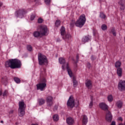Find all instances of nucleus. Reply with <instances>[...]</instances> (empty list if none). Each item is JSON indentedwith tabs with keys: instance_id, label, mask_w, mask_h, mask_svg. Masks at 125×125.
Here are the masks:
<instances>
[{
	"instance_id": "nucleus-30",
	"label": "nucleus",
	"mask_w": 125,
	"mask_h": 125,
	"mask_svg": "<svg viewBox=\"0 0 125 125\" xmlns=\"http://www.w3.org/2000/svg\"><path fill=\"white\" fill-rule=\"evenodd\" d=\"M121 62L120 61H118L115 63V67L116 68H119L121 67Z\"/></svg>"
},
{
	"instance_id": "nucleus-34",
	"label": "nucleus",
	"mask_w": 125,
	"mask_h": 125,
	"mask_svg": "<svg viewBox=\"0 0 125 125\" xmlns=\"http://www.w3.org/2000/svg\"><path fill=\"white\" fill-rule=\"evenodd\" d=\"M100 17L101 18H102V19H105V18H106V16L103 13H100Z\"/></svg>"
},
{
	"instance_id": "nucleus-43",
	"label": "nucleus",
	"mask_w": 125,
	"mask_h": 125,
	"mask_svg": "<svg viewBox=\"0 0 125 125\" xmlns=\"http://www.w3.org/2000/svg\"><path fill=\"white\" fill-rule=\"evenodd\" d=\"M110 125H116V122L112 121Z\"/></svg>"
},
{
	"instance_id": "nucleus-5",
	"label": "nucleus",
	"mask_w": 125,
	"mask_h": 125,
	"mask_svg": "<svg viewBox=\"0 0 125 125\" xmlns=\"http://www.w3.org/2000/svg\"><path fill=\"white\" fill-rule=\"evenodd\" d=\"M39 30L42 36H46L48 35V29L47 26L45 25H41L40 26Z\"/></svg>"
},
{
	"instance_id": "nucleus-1",
	"label": "nucleus",
	"mask_w": 125,
	"mask_h": 125,
	"mask_svg": "<svg viewBox=\"0 0 125 125\" xmlns=\"http://www.w3.org/2000/svg\"><path fill=\"white\" fill-rule=\"evenodd\" d=\"M21 65V62L17 59H11L5 62V66L11 69L20 68Z\"/></svg>"
},
{
	"instance_id": "nucleus-40",
	"label": "nucleus",
	"mask_w": 125,
	"mask_h": 125,
	"mask_svg": "<svg viewBox=\"0 0 125 125\" xmlns=\"http://www.w3.org/2000/svg\"><path fill=\"white\" fill-rule=\"evenodd\" d=\"M8 93V92L7 91H5L3 93V96H7V94Z\"/></svg>"
},
{
	"instance_id": "nucleus-20",
	"label": "nucleus",
	"mask_w": 125,
	"mask_h": 125,
	"mask_svg": "<svg viewBox=\"0 0 125 125\" xmlns=\"http://www.w3.org/2000/svg\"><path fill=\"white\" fill-rule=\"evenodd\" d=\"M39 105H43L45 103V100L43 99H39L38 100Z\"/></svg>"
},
{
	"instance_id": "nucleus-56",
	"label": "nucleus",
	"mask_w": 125,
	"mask_h": 125,
	"mask_svg": "<svg viewBox=\"0 0 125 125\" xmlns=\"http://www.w3.org/2000/svg\"><path fill=\"white\" fill-rule=\"evenodd\" d=\"M44 72H45V69H44Z\"/></svg>"
},
{
	"instance_id": "nucleus-31",
	"label": "nucleus",
	"mask_w": 125,
	"mask_h": 125,
	"mask_svg": "<svg viewBox=\"0 0 125 125\" xmlns=\"http://www.w3.org/2000/svg\"><path fill=\"white\" fill-rule=\"evenodd\" d=\"M101 28L103 31H105L107 30V25H106L105 24H103L101 26Z\"/></svg>"
},
{
	"instance_id": "nucleus-14",
	"label": "nucleus",
	"mask_w": 125,
	"mask_h": 125,
	"mask_svg": "<svg viewBox=\"0 0 125 125\" xmlns=\"http://www.w3.org/2000/svg\"><path fill=\"white\" fill-rule=\"evenodd\" d=\"M19 109H26V105L24 101H22L19 103Z\"/></svg>"
},
{
	"instance_id": "nucleus-21",
	"label": "nucleus",
	"mask_w": 125,
	"mask_h": 125,
	"mask_svg": "<svg viewBox=\"0 0 125 125\" xmlns=\"http://www.w3.org/2000/svg\"><path fill=\"white\" fill-rule=\"evenodd\" d=\"M117 73L119 77H122L123 71L121 68H118L117 70Z\"/></svg>"
},
{
	"instance_id": "nucleus-6",
	"label": "nucleus",
	"mask_w": 125,
	"mask_h": 125,
	"mask_svg": "<svg viewBox=\"0 0 125 125\" xmlns=\"http://www.w3.org/2000/svg\"><path fill=\"white\" fill-rule=\"evenodd\" d=\"M67 105L70 108H73L75 106V100H74V97L72 96L69 97L67 102Z\"/></svg>"
},
{
	"instance_id": "nucleus-26",
	"label": "nucleus",
	"mask_w": 125,
	"mask_h": 125,
	"mask_svg": "<svg viewBox=\"0 0 125 125\" xmlns=\"http://www.w3.org/2000/svg\"><path fill=\"white\" fill-rule=\"evenodd\" d=\"M116 105L117 106L118 108H121L123 107V102L119 101L116 103Z\"/></svg>"
},
{
	"instance_id": "nucleus-22",
	"label": "nucleus",
	"mask_w": 125,
	"mask_h": 125,
	"mask_svg": "<svg viewBox=\"0 0 125 125\" xmlns=\"http://www.w3.org/2000/svg\"><path fill=\"white\" fill-rule=\"evenodd\" d=\"M61 34L62 36H63V37L66 34V31L65 30V27H62L61 29Z\"/></svg>"
},
{
	"instance_id": "nucleus-55",
	"label": "nucleus",
	"mask_w": 125,
	"mask_h": 125,
	"mask_svg": "<svg viewBox=\"0 0 125 125\" xmlns=\"http://www.w3.org/2000/svg\"><path fill=\"white\" fill-rule=\"evenodd\" d=\"M77 105H79V101L77 102Z\"/></svg>"
},
{
	"instance_id": "nucleus-15",
	"label": "nucleus",
	"mask_w": 125,
	"mask_h": 125,
	"mask_svg": "<svg viewBox=\"0 0 125 125\" xmlns=\"http://www.w3.org/2000/svg\"><path fill=\"white\" fill-rule=\"evenodd\" d=\"M71 38H72V36L69 33L65 34L64 36H62V39L65 41H69V40H71Z\"/></svg>"
},
{
	"instance_id": "nucleus-9",
	"label": "nucleus",
	"mask_w": 125,
	"mask_h": 125,
	"mask_svg": "<svg viewBox=\"0 0 125 125\" xmlns=\"http://www.w3.org/2000/svg\"><path fill=\"white\" fill-rule=\"evenodd\" d=\"M53 100V98H52V96H48L46 98V103L48 107H51V106L53 105V102L52 101Z\"/></svg>"
},
{
	"instance_id": "nucleus-17",
	"label": "nucleus",
	"mask_w": 125,
	"mask_h": 125,
	"mask_svg": "<svg viewBox=\"0 0 125 125\" xmlns=\"http://www.w3.org/2000/svg\"><path fill=\"white\" fill-rule=\"evenodd\" d=\"M90 41V36H85L82 39V42L83 43H85V42H89Z\"/></svg>"
},
{
	"instance_id": "nucleus-39",
	"label": "nucleus",
	"mask_w": 125,
	"mask_h": 125,
	"mask_svg": "<svg viewBox=\"0 0 125 125\" xmlns=\"http://www.w3.org/2000/svg\"><path fill=\"white\" fill-rule=\"evenodd\" d=\"M43 21V20H42V19L39 18L38 19V23H39V24H41Z\"/></svg>"
},
{
	"instance_id": "nucleus-11",
	"label": "nucleus",
	"mask_w": 125,
	"mask_h": 125,
	"mask_svg": "<svg viewBox=\"0 0 125 125\" xmlns=\"http://www.w3.org/2000/svg\"><path fill=\"white\" fill-rule=\"evenodd\" d=\"M46 86V83H39L37 84V89H40L41 91H42Z\"/></svg>"
},
{
	"instance_id": "nucleus-33",
	"label": "nucleus",
	"mask_w": 125,
	"mask_h": 125,
	"mask_svg": "<svg viewBox=\"0 0 125 125\" xmlns=\"http://www.w3.org/2000/svg\"><path fill=\"white\" fill-rule=\"evenodd\" d=\"M15 82L17 83H20V79L17 77H15L14 79Z\"/></svg>"
},
{
	"instance_id": "nucleus-19",
	"label": "nucleus",
	"mask_w": 125,
	"mask_h": 125,
	"mask_svg": "<svg viewBox=\"0 0 125 125\" xmlns=\"http://www.w3.org/2000/svg\"><path fill=\"white\" fill-rule=\"evenodd\" d=\"M18 114L19 117H23L25 115V109H19Z\"/></svg>"
},
{
	"instance_id": "nucleus-38",
	"label": "nucleus",
	"mask_w": 125,
	"mask_h": 125,
	"mask_svg": "<svg viewBox=\"0 0 125 125\" xmlns=\"http://www.w3.org/2000/svg\"><path fill=\"white\" fill-rule=\"evenodd\" d=\"M92 106H93V102L91 101L89 104V108H92Z\"/></svg>"
},
{
	"instance_id": "nucleus-53",
	"label": "nucleus",
	"mask_w": 125,
	"mask_h": 125,
	"mask_svg": "<svg viewBox=\"0 0 125 125\" xmlns=\"http://www.w3.org/2000/svg\"><path fill=\"white\" fill-rule=\"evenodd\" d=\"M121 125H125V123L124 124H120Z\"/></svg>"
},
{
	"instance_id": "nucleus-4",
	"label": "nucleus",
	"mask_w": 125,
	"mask_h": 125,
	"mask_svg": "<svg viewBox=\"0 0 125 125\" xmlns=\"http://www.w3.org/2000/svg\"><path fill=\"white\" fill-rule=\"evenodd\" d=\"M38 61L40 65H44L47 63V58L41 53L38 54Z\"/></svg>"
},
{
	"instance_id": "nucleus-25",
	"label": "nucleus",
	"mask_w": 125,
	"mask_h": 125,
	"mask_svg": "<svg viewBox=\"0 0 125 125\" xmlns=\"http://www.w3.org/2000/svg\"><path fill=\"white\" fill-rule=\"evenodd\" d=\"M73 86L76 87L77 85H78V82L76 80V78L75 77H73Z\"/></svg>"
},
{
	"instance_id": "nucleus-28",
	"label": "nucleus",
	"mask_w": 125,
	"mask_h": 125,
	"mask_svg": "<svg viewBox=\"0 0 125 125\" xmlns=\"http://www.w3.org/2000/svg\"><path fill=\"white\" fill-rule=\"evenodd\" d=\"M108 101L109 102H112L113 101V96L112 95H109L107 96Z\"/></svg>"
},
{
	"instance_id": "nucleus-50",
	"label": "nucleus",
	"mask_w": 125,
	"mask_h": 125,
	"mask_svg": "<svg viewBox=\"0 0 125 125\" xmlns=\"http://www.w3.org/2000/svg\"><path fill=\"white\" fill-rule=\"evenodd\" d=\"M0 123H1V124H3V121H0Z\"/></svg>"
},
{
	"instance_id": "nucleus-16",
	"label": "nucleus",
	"mask_w": 125,
	"mask_h": 125,
	"mask_svg": "<svg viewBox=\"0 0 125 125\" xmlns=\"http://www.w3.org/2000/svg\"><path fill=\"white\" fill-rule=\"evenodd\" d=\"M66 123L69 125H74V119L71 117H68L66 119Z\"/></svg>"
},
{
	"instance_id": "nucleus-47",
	"label": "nucleus",
	"mask_w": 125,
	"mask_h": 125,
	"mask_svg": "<svg viewBox=\"0 0 125 125\" xmlns=\"http://www.w3.org/2000/svg\"><path fill=\"white\" fill-rule=\"evenodd\" d=\"M57 42H61V40H60V39L58 38L57 40Z\"/></svg>"
},
{
	"instance_id": "nucleus-8",
	"label": "nucleus",
	"mask_w": 125,
	"mask_h": 125,
	"mask_svg": "<svg viewBox=\"0 0 125 125\" xmlns=\"http://www.w3.org/2000/svg\"><path fill=\"white\" fill-rule=\"evenodd\" d=\"M26 11L25 10L21 9H19L15 13V16L16 17H19L20 18H23V14H25Z\"/></svg>"
},
{
	"instance_id": "nucleus-37",
	"label": "nucleus",
	"mask_w": 125,
	"mask_h": 125,
	"mask_svg": "<svg viewBox=\"0 0 125 125\" xmlns=\"http://www.w3.org/2000/svg\"><path fill=\"white\" fill-rule=\"evenodd\" d=\"M75 25V21L74 20H72L70 24V27H74V25Z\"/></svg>"
},
{
	"instance_id": "nucleus-29",
	"label": "nucleus",
	"mask_w": 125,
	"mask_h": 125,
	"mask_svg": "<svg viewBox=\"0 0 125 125\" xmlns=\"http://www.w3.org/2000/svg\"><path fill=\"white\" fill-rule=\"evenodd\" d=\"M35 18H36V14L35 13L32 14L30 16V20L31 21H33V20H35Z\"/></svg>"
},
{
	"instance_id": "nucleus-46",
	"label": "nucleus",
	"mask_w": 125,
	"mask_h": 125,
	"mask_svg": "<svg viewBox=\"0 0 125 125\" xmlns=\"http://www.w3.org/2000/svg\"><path fill=\"white\" fill-rule=\"evenodd\" d=\"M87 67H88V68H90V67H91L90 63H88V64H87Z\"/></svg>"
},
{
	"instance_id": "nucleus-18",
	"label": "nucleus",
	"mask_w": 125,
	"mask_h": 125,
	"mask_svg": "<svg viewBox=\"0 0 125 125\" xmlns=\"http://www.w3.org/2000/svg\"><path fill=\"white\" fill-rule=\"evenodd\" d=\"M85 85L88 88H91L92 87V83L90 80H87L85 82Z\"/></svg>"
},
{
	"instance_id": "nucleus-42",
	"label": "nucleus",
	"mask_w": 125,
	"mask_h": 125,
	"mask_svg": "<svg viewBox=\"0 0 125 125\" xmlns=\"http://www.w3.org/2000/svg\"><path fill=\"white\" fill-rule=\"evenodd\" d=\"M118 121H121V122H123V118L119 117L118 118Z\"/></svg>"
},
{
	"instance_id": "nucleus-36",
	"label": "nucleus",
	"mask_w": 125,
	"mask_h": 125,
	"mask_svg": "<svg viewBox=\"0 0 125 125\" xmlns=\"http://www.w3.org/2000/svg\"><path fill=\"white\" fill-rule=\"evenodd\" d=\"M55 25L56 27H58L59 26H60V21H56Z\"/></svg>"
},
{
	"instance_id": "nucleus-45",
	"label": "nucleus",
	"mask_w": 125,
	"mask_h": 125,
	"mask_svg": "<svg viewBox=\"0 0 125 125\" xmlns=\"http://www.w3.org/2000/svg\"><path fill=\"white\" fill-rule=\"evenodd\" d=\"M76 59L77 62L79 61V55H77Z\"/></svg>"
},
{
	"instance_id": "nucleus-7",
	"label": "nucleus",
	"mask_w": 125,
	"mask_h": 125,
	"mask_svg": "<svg viewBox=\"0 0 125 125\" xmlns=\"http://www.w3.org/2000/svg\"><path fill=\"white\" fill-rule=\"evenodd\" d=\"M118 88L120 91L125 90V81H120L118 83Z\"/></svg>"
},
{
	"instance_id": "nucleus-54",
	"label": "nucleus",
	"mask_w": 125,
	"mask_h": 125,
	"mask_svg": "<svg viewBox=\"0 0 125 125\" xmlns=\"http://www.w3.org/2000/svg\"><path fill=\"white\" fill-rule=\"evenodd\" d=\"M1 94H2L1 92H0V95H1Z\"/></svg>"
},
{
	"instance_id": "nucleus-51",
	"label": "nucleus",
	"mask_w": 125,
	"mask_h": 125,
	"mask_svg": "<svg viewBox=\"0 0 125 125\" xmlns=\"http://www.w3.org/2000/svg\"><path fill=\"white\" fill-rule=\"evenodd\" d=\"M13 113V111H11L10 113Z\"/></svg>"
},
{
	"instance_id": "nucleus-48",
	"label": "nucleus",
	"mask_w": 125,
	"mask_h": 125,
	"mask_svg": "<svg viewBox=\"0 0 125 125\" xmlns=\"http://www.w3.org/2000/svg\"><path fill=\"white\" fill-rule=\"evenodd\" d=\"M113 35L114 36H116V32H113Z\"/></svg>"
},
{
	"instance_id": "nucleus-49",
	"label": "nucleus",
	"mask_w": 125,
	"mask_h": 125,
	"mask_svg": "<svg viewBox=\"0 0 125 125\" xmlns=\"http://www.w3.org/2000/svg\"><path fill=\"white\" fill-rule=\"evenodd\" d=\"M54 109H55V110H57V106H55V107H54Z\"/></svg>"
},
{
	"instance_id": "nucleus-3",
	"label": "nucleus",
	"mask_w": 125,
	"mask_h": 125,
	"mask_svg": "<svg viewBox=\"0 0 125 125\" xmlns=\"http://www.w3.org/2000/svg\"><path fill=\"white\" fill-rule=\"evenodd\" d=\"M85 19V15H82L79 18V19L76 21L75 23V25L77 27H79L80 28H82L84 23H85L86 21Z\"/></svg>"
},
{
	"instance_id": "nucleus-23",
	"label": "nucleus",
	"mask_w": 125,
	"mask_h": 125,
	"mask_svg": "<svg viewBox=\"0 0 125 125\" xmlns=\"http://www.w3.org/2000/svg\"><path fill=\"white\" fill-rule=\"evenodd\" d=\"M87 117L85 115L83 116V123L84 125H86L87 124Z\"/></svg>"
},
{
	"instance_id": "nucleus-10",
	"label": "nucleus",
	"mask_w": 125,
	"mask_h": 125,
	"mask_svg": "<svg viewBox=\"0 0 125 125\" xmlns=\"http://www.w3.org/2000/svg\"><path fill=\"white\" fill-rule=\"evenodd\" d=\"M112 118L113 116H112V114H111L110 111L107 110L106 113V120L107 122H108V123H111V122H112Z\"/></svg>"
},
{
	"instance_id": "nucleus-35",
	"label": "nucleus",
	"mask_w": 125,
	"mask_h": 125,
	"mask_svg": "<svg viewBox=\"0 0 125 125\" xmlns=\"http://www.w3.org/2000/svg\"><path fill=\"white\" fill-rule=\"evenodd\" d=\"M51 2V0H44V2L46 5H49Z\"/></svg>"
},
{
	"instance_id": "nucleus-2",
	"label": "nucleus",
	"mask_w": 125,
	"mask_h": 125,
	"mask_svg": "<svg viewBox=\"0 0 125 125\" xmlns=\"http://www.w3.org/2000/svg\"><path fill=\"white\" fill-rule=\"evenodd\" d=\"M59 62L60 64H62V69L63 71H65V68H66L67 73L70 78L73 77V72H72V70L70 69V66H69V63L68 62L66 63V61H65V59L63 58H60L59 59Z\"/></svg>"
},
{
	"instance_id": "nucleus-27",
	"label": "nucleus",
	"mask_w": 125,
	"mask_h": 125,
	"mask_svg": "<svg viewBox=\"0 0 125 125\" xmlns=\"http://www.w3.org/2000/svg\"><path fill=\"white\" fill-rule=\"evenodd\" d=\"M7 81H8V79H7V77H5L2 78L1 82L3 83H6L7 82Z\"/></svg>"
},
{
	"instance_id": "nucleus-41",
	"label": "nucleus",
	"mask_w": 125,
	"mask_h": 125,
	"mask_svg": "<svg viewBox=\"0 0 125 125\" xmlns=\"http://www.w3.org/2000/svg\"><path fill=\"white\" fill-rule=\"evenodd\" d=\"M91 60H95V59H96V57H95L93 56H92L91 57Z\"/></svg>"
},
{
	"instance_id": "nucleus-32",
	"label": "nucleus",
	"mask_w": 125,
	"mask_h": 125,
	"mask_svg": "<svg viewBox=\"0 0 125 125\" xmlns=\"http://www.w3.org/2000/svg\"><path fill=\"white\" fill-rule=\"evenodd\" d=\"M27 49L28 50V51H32V50H33V47H32L31 45H28L27 46Z\"/></svg>"
},
{
	"instance_id": "nucleus-57",
	"label": "nucleus",
	"mask_w": 125,
	"mask_h": 125,
	"mask_svg": "<svg viewBox=\"0 0 125 125\" xmlns=\"http://www.w3.org/2000/svg\"><path fill=\"white\" fill-rule=\"evenodd\" d=\"M86 124H83V125H85Z\"/></svg>"
},
{
	"instance_id": "nucleus-24",
	"label": "nucleus",
	"mask_w": 125,
	"mask_h": 125,
	"mask_svg": "<svg viewBox=\"0 0 125 125\" xmlns=\"http://www.w3.org/2000/svg\"><path fill=\"white\" fill-rule=\"evenodd\" d=\"M53 119L54 122H58V121H59V116L57 114L54 115L53 117Z\"/></svg>"
},
{
	"instance_id": "nucleus-13",
	"label": "nucleus",
	"mask_w": 125,
	"mask_h": 125,
	"mask_svg": "<svg viewBox=\"0 0 125 125\" xmlns=\"http://www.w3.org/2000/svg\"><path fill=\"white\" fill-rule=\"evenodd\" d=\"M33 36L34 38H42V37L39 29L33 32Z\"/></svg>"
},
{
	"instance_id": "nucleus-12",
	"label": "nucleus",
	"mask_w": 125,
	"mask_h": 125,
	"mask_svg": "<svg viewBox=\"0 0 125 125\" xmlns=\"http://www.w3.org/2000/svg\"><path fill=\"white\" fill-rule=\"evenodd\" d=\"M100 107L104 111H108V105L104 103H101L99 104Z\"/></svg>"
},
{
	"instance_id": "nucleus-52",
	"label": "nucleus",
	"mask_w": 125,
	"mask_h": 125,
	"mask_svg": "<svg viewBox=\"0 0 125 125\" xmlns=\"http://www.w3.org/2000/svg\"><path fill=\"white\" fill-rule=\"evenodd\" d=\"M31 125H39L38 124H32Z\"/></svg>"
},
{
	"instance_id": "nucleus-44",
	"label": "nucleus",
	"mask_w": 125,
	"mask_h": 125,
	"mask_svg": "<svg viewBox=\"0 0 125 125\" xmlns=\"http://www.w3.org/2000/svg\"><path fill=\"white\" fill-rule=\"evenodd\" d=\"M116 32V31H115V29H112L111 30V32L112 33V34L113 33H115Z\"/></svg>"
}]
</instances>
